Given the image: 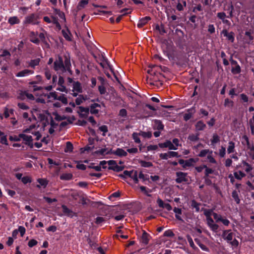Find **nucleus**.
<instances>
[{
    "instance_id": "obj_1",
    "label": "nucleus",
    "mask_w": 254,
    "mask_h": 254,
    "mask_svg": "<svg viewBox=\"0 0 254 254\" xmlns=\"http://www.w3.org/2000/svg\"><path fill=\"white\" fill-rule=\"evenodd\" d=\"M70 57L69 54L64 55L63 58L60 56L58 55L54 62L53 69L57 73H63L65 72V67L66 66L65 60H69Z\"/></svg>"
},
{
    "instance_id": "obj_2",
    "label": "nucleus",
    "mask_w": 254,
    "mask_h": 254,
    "mask_svg": "<svg viewBox=\"0 0 254 254\" xmlns=\"http://www.w3.org/2000/svg\"><path fill=\"white\" fill-rule=\"evenodd\" d=\"M201 211H204V215L206 216V223L208 227L213 232H217L219 228V226L218 224L214 223L213 219L211 217V215H212L213 213V209H207L202 208Z\"/></svg>"
},
{
    "instance_id": "obj_3",
    "label": "nucleus",
    "mask_w": 254,
    "mask_h": 254,
    "mask_svg": "<svg viewBox=\"0 0 254 254\" xmlns=\"http://www.w3.org/2000/svg\"><path fill=\"white\" fill-rule=\"evenodd\" d=\"M19 137L21 138V139H22V143L23 144H25L26 145H27L31 149L33 148V139L31 135H27L25 133H20Z\"/></svg>"
},
{
    "instance_id": "obj_4",
    "label": "nucleus",
    "mask_w": 254,
    "mask_h": 254,
    "mask_svg": "<svg viewBox=\"0 0 254 254\" xmlns=\"http://www.w3.org/2000/svg\"><path fill=\"white\" fill-rule=\"evenodd\" d=\"M176 179L175 182L178 184H181L182 183H188L189 179L188 173L183 172H177L176 173Z\"/></svg>"
},
{
    "instance_id": "obj_5",
    "label": "nucleus",
    "mask_w": 254,
    "mask_h": 254,
    "mask_svg": "<svg viewBox=\"0 0 254 254\" xmlns=\"http://www.w3.org/2000/svg\"><path fill=\"white\" fill-rule=\"evenodd\" d=\"M229 61L231 64H236L237 66L236 67H232L231 72L234 74H239L241 72V68L240 65L238 64V62L233 60V56H231Z\"/></svg>"
},
{
    "instance_id": "obj_6",
    "label": "nucleus",
    "mask_w": 254,
    "mask_h": 254,
    "mask_svg": "<svg viewBox=\"0 0 254 254\" xmlns=\"http://www.w3.org/2000/svg\"><path fill=\"white\" fill-rule=\"evenodd\" d=\"M37 17L36 14L34 13H32L25 17L24 20L23 21V23L24 24H32L33 25H36L38 24V22H36L35 21Z\"/></svg>"
},
{
    "instance_id": "obj_7",
    "label": "nucleus",
    "mask_w": 254,
    "mask_h": 254,
    "mask_svg": "<svg viewBox=\"0 0 254 254\" xmlns=\"http://www.w3.org/2000/svg\"><path fill=\"white\" fill-rule=\"evenodd\" d=\"M98 59L101 62L100 63H99L100 65L102 67H105L104 64L103 63H105L107 64V65L109 67L110 70L112 72H113V69L112 66L110 64V63H109L108 59L106 58V57L103 54H102L101 55H100Z\"/></svg>"
},
{
    "instance_id": "obj_8",
    "label": "nucleus",
    "mask_w": 254,
    "mask_h": 254,
    "mask_svg": "<svg viewBox=\"0 0 254 254\" xmlns=\"http://www.w3.org/2000/svg\"><path fill=\"white\" fill-rule=\"evenodd\" d=\"M221 34H223L224 36L226 37L227 39L231 43H233L234 42L235 33L231 31L230 32H228L227 30L224 29L222 31Z\"/></svg>"
},
{
    "instance_id": "obj_9",
    "label": "nucleus",
    "mask_w": 254,
    "mask_h": 254,
    "mask_svg": "<svg viewBox=\"0 0 254 254\" xmlns=\"http://www.w3.org/2000/svg\"><path fill=\"white\" fill-rule=\"evenodd\" d=\"M62 208L63 209V212L64 215L70 217L72 218L74 216H76V213L74 212L71 210L69 209L66 205L63 204L62 205Z\"/></svg>"
},
{
    "instance_id": "obj_10",
    "label": "nucleus",
    "mask_w": 254,
    "mask_h": 254,
    "mask_svg": "<svg viewBox=\"0 0 254 254\" xmlns=\"http://www.w3.org/2000/svg\"><path fill=\"white\" fill-rule=\"evenodd\" d=\"M198 160V158H190L188 160H186L185 164L183 165V167L184 168H186L187 167H192L194 165V164L196 163Z\"/></svg>"
},
{
    "instance_id": "obj_11",
    "label": "nucleus",
    "mask_w": 254,
    "mask_h": 254,
    "mask_svg": "<svg viewBox=\"0 0 254 254\" xmlns=\"http://www.w3.org/2000/svg\"><path fill=\"white\" fill-rule=\"evenodd\" d=\"M34 72V70H30L28 69H24L22 71H20L18 72H17L16 74V77H24L27 76L29 74H32Z\"/></svg>"
},
{
    "instance_id": "obj_12",
    "label": "nucleus",
    "mask_w": 254,
    "mask_h": 254,
    "mask_svg": "<svg viewBox=\"0 0 254 254\" xmlns=\"http://www.w3.org/2000/svg\"><path fill=\"white\" fill-rule=\"evenodd\" d=\"M38 33H35L34 31H31L30 33V41L33 43H34L36 45H39L40 43V40L36 37V36L37 35Z\"/></svg>"
},
{
    "instance_id": "obj_13",
    "label": "nucleus",
    "mask_w": 254,
    "mask_h": 254,
    "mask_svg": "<svg viewBox=\"0 0 254 254\" xmlns=\"http://www.w3.org/2000/svg\"><path fill=\"white\" fill-rule=\"evenodd\" d=\"M154 129H157L158 130H162L164 128V125L163 124L161 121L159 120H154Z\"/></svg>"
},
{
    "instance_id": "obj_14",
    "label": "nucleus",
    "mask_w": 254,
    "mask_h": 254,
    "mask_svg": "<svg viewBox=\"0 0 254 254\" xmlns=\"http://www.w3.org/2000/svg\"><path fill=\"white\" fill-rule=\"evenodd\" d=\"M252 33L253 31L251 29L245 33V35L246 37L245 38L246 42L249 44H252L254 40V37L252 35Z\"/></svg>"
},
{
    "instance_id": "obj_15",
    "label": "nucleus",
    "mask_w": 254,
    "mask_h": 254,
    "mask_svg": "<svg viewBox=\"0 0 254 254\" xmlns=\"http://www.w3.org/2000/svg\"><path fill=\"white\" fill-rule=\"evenodd\" d=\"M194 126L195 130L197 131L203 130L206 127V125L202 120L197 122Z\"/></svg>"
},
{
    "instance_id": "obj_16",
    "label": "nucleus",
    "mask_w": 254,
    "mask_h": 254,
    "mask_svg": "<svg viewBox=\"0 0 254 254\" xmlns=\"http://www.w3.org/2000/svg\"><path fill=\"white\" fill-rule=\"evenodd\" d=\"M150 20H151V18L149 16H145L141 18L137 25L138 28H142L144 25H145Z\"/></svg>"
},
{
    "instance_id": "obj_17",
    "label": "nucleus",
    "mask_w": 254,
    "mask_h": 254,
    "mask_svg": "<svg viewBox=\"0 0 254 254\" xmlns=\"http://www.w3.org/2000/svg\"><path fill=\"white\" fill-rule=\"evenodd\" d=\"M149 239L150 235L144 231L140 238V242L146 245L148 244Z\"/></svg>"
},
{
    "instance_id": "obj_18",
    "label": "nucleus",
    "mask_w": 254,
    "mask_h": 254,
    "mask_svg": "<svg viewBox=\"0 0 254 254\" xmlns=\"http://www.w3.org/2000/svg\"><path fill=\"white\" fill-rule=\"evenodd\" d=\"M37 182L39 184L37 185L36 187L39 189L41 188V186H42L44 188H45L48 184V181L46 179L42 178H39L37 179Z\"/></svg>"
},
{
    "instance_id": "obj_19",
    "label": "nucleus",
    "mask_w": 254,
    "mask_h": 254,
    "mask_svg": "<svg viewBox=\"0 0 254 254\" xmlns=\"http://www.w3.org/2000/svg\"><path fill=\"white\" fill-rule=\"evenodd\" d=\"M114 154L117 155L119 157H125L127 155V152L124 149L120 148H118L114 152Z\"/></svg>"
},
{
    "instance_id": "obj_20",
    "label": "nucleus",
    "mask_w": 254,
    "mask_h": 254,
    "mask_svg": "<svg viewBox=\"0 0 254 254\" xmlns=\"http://www.w3.org/2000/svg\"><path fill=\"white\" fill-rule=\"evenodd\" d=\"M8 22L11 25H13L14 24H19L20 22V21L17 16H14L10 17L8 18Z\"/></svg>"
},
{
    "instance_id": "obj_21",
    "label": "nucleus",
    "mask_w": 254,
    "mask_h": 254,
    "mask_svg": "<svg viewBox=\"0 0 254 254\" xmlns=\"http://www.w3.org/2000/svg\"><path fill=\"white\" fill-rule=\"evenodd\" d=\"M201 205V203L197 202L194 199H193L190 202V206L192 208H195V212H198L200 211L199 206Z\"/></svg>"
},
{
    "instance_id": "obj_22",
    "label": "nucleus",
    "mask_w": 254,
    "mask_h": 254,
    "mask_svg": "<svg viewBox=\"0 0 254 254\" xmlns=\"http://www.w3.org/2000/svg\"><path fill=\"white\" fill-rule=\"evenodd\" d=\"M194 241L196 243L197 245L199 246V247L204 251L208 252L209 249L204 244H203L201 240L198 238L194 239Z\"/></svg>"
},
{
    "instance_id": "obj_23",
    "label": "nucleus",
    "mask_w": 254,
    "mask_h": 254,
    "mask_svg": "<svg viewBox=\"0 0 254 254\" xmlns=\"http://www.w3.org/2000/svg\"><path fill=\"white\" fill-rule=\"evenodd\" d=\"M40 61L41 60L40 58L31 60L28 64L29 66L33 68H35L36 66L39 64Z\"/></svg>"
},
{
    "instance_id": "obj_24",
    "label": "nucleus",
    "mask_w": 254,
    "mask_h": 254,
    "mask_svg": "<svg viewBox=\"0 0 254 254\" xmlns=\"http://www.w3.org/2000/svg\"><path fill=\"white\" fill-rule=\"evenodd\" d=\"M73 91H75L78 93H81L82 92L81 84L79 81L74 82L73 83Z\"/></svg>"
},
{
    "instance_id": "obj_25",
    "label": "nucleus",
    "mask_w": 254,
    "mask_h": 254,
    "mask_svg": "<svg viewBox=\"0 0 254 254\" xmlns=\"http://www.w3.org/2000/svg\"><path fill=\"white\" fill-rule=\"evenodd\" d=\"M66 66L65 67V72L67 71L70 75L73 74V71L71 70V64L70 62V59L69 61L66 60Z\"/></svg>"
},
{
    "instance_id": "obj_26",
    "label": "nucleus",
    "mask_w": 254,
    "mask_h": 254,
    "mask_svg": "<svg viewBox=\"0 0 254 254\" xmlns=\"http://www.w3.org/2000/svg\"><path fill=\"white\" fill-rule=\"evenodd\" d=\"M72 178L73 175L71 173H64L60 176V179L62 180L69 181Z\"/></svg>"
},
{
    "instance_id": "obj_27",
    "label": "nucleus",
    "mask_w": 254,
    "mask_h": 254,
    "mask_svg": "<svg viewBox=\"0 0 254 254\" xmlns=\"http://www.w3.org/2000/svg\"><path fill=\"white\" fill-rule=\"evenodd\" d=\"M124 168H125L124 166H119L116 163V165L115 166H109L108 169L113 170L116 172H120L122 171L124 169Z\"/></svg>"
},
{
    "instance_id": "obj_28",
    "label": "nucleus",
    "mask_w": 254,
    "mask_h": 254,
    "mask_svg": "<svg viewBox=\"0 0 254 254\" xmlns=\"http://www.w3.org/2000/svg\"><path fill=\"white\" fill-rule=\"evenodd\" d=\"M232 196L237 204H240L241 200L239 198L238 192L237 190H234L232 191Z\"/></svg>"
},
{
    "instance_id": "obj_29",
    "label": "nucleus",
    "mask_w": 254,
    "mask_h": 254,
    "mask_svg": "<svg viewBox=\"0 0 254 254\" xmlns=\"http://www.w3.org/2000/svg\"><path fill=\"white\" fill-rule=\"evenodd\" d=\"M88 3V0H81L77 6V10H80L84 8Z\"/></svg>"
},
{
    "instance_id": "obj_30",
    "label": "nucleus",
    "mask_w": 254,
    "mask_h": 254,
    "mask_svg": "<svg viewBox=\"0 0 254 254\" xmlns=\"http://www.w3.org/2000/svg\"><path fill=\"white\" fill-rule=\"evenodd\" d=\"M235 178L239 180H242V179L246 176V174L242 171H239L238 172H235L234 173Z\"/></svg>"
},
{
    "instance_id": "obj_31",
    "label": "nucleus",
    "mask_w": 254,
    "mask_h": 254,
    "mask_svg": "<svg viewBox=\"0 0 254 254\" xmlns=\"http://www.w3.org/2000/svg\"><path fill=\"white\" fill-rule=\"evenodd\" d=\"M139 163L142 167L149 168L153 166L152 163L150 162H147L142 160L139 161Z\"/></svg>"
},
{
    "instance_id": "obj_32",
    "label": "nucleus",
    "mask_w": 254,
    "mask_h": 254,
    "mask_svg": "<svg viewBox=\"0 0 254 254\" xmlns=\"http://www.w3.org/2000/svg\"><path fill=\"white\" fill-rule=\"evenodd\" d=\"M73 147L72 144L69 142L67 141L66 143V147L64 149V152H72L73 151Z\"/></svg>"
},
{
    "instance_id": "obj_33",
    "label": "nucleus",
    "mask_w": 254,
    "mask_h": 254,
    "mask_svg": "<svg viewBox=\"0 0 254 254\" xmlns=\"http://www.w3.org/2000/svg\"><path fill=\"white\" fill-rule=\"evenodd\" d=\"M235 143L232 141L229 142V145L227 148L228 153H233L235 151Z\"/></svg>"
},
{
    "instance_id": "obj_34",
    "label": "nucleus",
    "mask_w": 254,
    "mask_h": 254,
    "mask_svg": "<svg viewBox=\"0 0 254 254\" xmlns=\"http://www.w3.org/2000/svg\"><path fill=\"white\" fill-rule=\"evenodd\" d=\"M130 178H131L134 182L135 183V184H137L138 183V173H137V171H136V170H132V172L131 174V176L130 177Z\"/></svg>"
},
{
    "instance_id": "obj_35",
    "label": "nucleus",
    "mask_w": 254,
    "mask_h": 254,
    "mask_svg": "<svg viewBox=\"0 0 254 254\" xmlns=\"http://www.w3.org/2000/svg\"><path fill=\"white\" fill-rule=\"evenodd\" d=\"M62 33L64 37L68 41H71V37L69 36L68 34H70V32L68 28H67V32L64 30H62Z\"/></svg>"
},
{
    "instance_id": "obj_36",
    "label": "nucleus",
    "mask_w": 254,
    "mask_h": 254,
    "mask_svg": "<svg viewBox=\"0 0 254 254\" xmlns=\"http://www.w3.org/2000/svg\"><path fill=\"white\" fill-rule=\"evenodd\" d=\"M220 141V137L218 134L214 133L213 134L212 138L211 139L212 145H214L216 143Z\"/></svg>"
},
{
    "instance_id": "obj_37",
    "label": "nucleus",
    "mask_w": 254,
    "mask_h": 254,
    "mask_svg": "<svg viewBox=\"0 0 254 254\" xmlns=\"http://www.w3.org/2000/svg\"><path fill=\"white\" fill-rule=\"evenodd\" d=\"M186 237H187V239L190 244V247L193 250L197 249V248L195 246L191 236L189 235H187Z\"/></svg>"
},
{
    "instance_id": "obj_38",
    "label": "nucleus",
    "mask_w": 254,
    "mask_h": 254,
    "mask_svg": "<svg viewBox=\"0 0 254 254\" xmlns=\"http://www.w3.org/2000/svg\"><path fill=\"white\" fill-rule=\"evenodd\" d=\"M166 148H168L170 150H177V147H176L172 142L169 140H167L166 141Z\"/></svg>"
},
{
    "instance_id": "obj_39",
    "label": "nucleus",
    "mask_w": 254,
    "mask_h": 254,
    "mask_svg": "<svg viewBox=\"0 0 254 254\" xmlns=\"http://www.w3.org/2000/svg\"><path fill=\"white\" fill-rule=\"evenodd\" d=\"M107 150H108V148H106V147L104 148H102L100 150L95 151L94 154H96V155H100L104 156L106 155H107L106 154V151H107Z\"/></svg>"
},
{
    "instance_id": "obj_40",
    "label": "nucleus",
    "mask_w": 254,
    "mask_h": 254,
    "mask_svg": "<svg viewBox=\"0 0 254 254\" xmlns=\"http://www.w3.org/2000/svg\"><path fill=\"white\" fill-rule=\"evenodd\" d=\"M139 135L142 136L144 138H150L152 137L151 131H140L139 133Z\"/></svg>"
},
{
    "instance_id": "obj_41",
    "label": "nucleus",
    "mask_w": 254,
    "mask_h": 254,
    "mask_svg": "<svg viewBox=\"0 0 254 254\" xmlns=\"http://www.w3.org/2000/svg\"><path fill=\"white\" fill-rule=\"evenodd\" d=\"M44 33H40L39 34V38L40 39L41 41L44 43L45 44V45H49V44H48L47 42L46 41V37H45V34H47V32L45 31V30H43Z\"/></svg>"
},
{
    "instance_id": "obj_42",
    "label": "nucleus",
    "mask_w": 254,
    "mask_h": 254,
    "mask_svg": "<svg viewBox=\"0 0 254 254\" xmlns=\"http://www.w3.org/2000/svg\"><path fill=\"white\" fill-rule=\"evenodd\" d=\"M239 97L240 98L241 102L243 103H247L249 101L248 96L244 93L241 94Z\"/></svg>"
},
{
    "instance_id": "obj_43",
    "label": "nucleus",
    "mask_w": 254,
    "mask_h": 254,
    "mask_svg": "<svg viewBox=\"0 0 254 254\" xmlns=\"http://www.w3.org/2000/svg\"><path fill=\"white\" fill-rule=\"evenodd\" d=\"M199 133L196 134H191L189 136L188 139L191 141H196L199 140Z\"/></svg>"
},
{
    "instance_id": "obj_44",
    "label": "nucleus",
    "mask_w": 254,
    "mask_h": 254,
    "mask_svg": "<svg viewBox=\"0 0 254 254\" xmlns=\"http://www.w3.org/2000/svg\"><path fill=\"white\" fill-rule=\"evenodd\" d=\"M234 105V102L232 100H230L229 98H226L224 100V106L227 107H232Z\"/></svg>"
},
{
    "instance_id": "obj_45",
    "label": "nucleus",
    "mask_w": 254,
    "mask_h": 254,
    "mask_svg": "<svg viewBox=\"0 0 254 254\" xmlns=\"http://www.w3.org/2000/svg\"><path fill=\"white\" fill-rule=\"evenodd\" d=\"M132 172V170L130 171H129L127 170H125L124 171L123 174H120L119 176L122 179H125L126 178L125 176H127L130 178Z\"/></svg>"
},
{
    "instance_id": "obj_46",
    "label": "nucleus",
    "mask_w": 254,
    "mask_h": 254,
    "mask_svg": "<svg viewBox=\"0 0 254 254\" xmlns=\"http://www.w3.org/2000/svg\"><path fill=\"white\" fill-rule=\"evenodd\" d=\"M57 100L61 101L64 105H66L68 103L67 99L64 94H61L58 96Z\"/></svg>"
},
{
    "instance_id": "obj_47",
    "label": "nucleus",
    "mask_w": 254,
    "mask_h": 254,
    "mask_svg": "<svg viewBox=\"0 0 254 254\" xmlns=\"http://www.w3.org/2000/svg\"><path fill=\"white\" fill-rule=\"evenodd\" d=\"M139 133L133 132L132 134V137L133 139L134 140V142L136 143H140L141 140L140 138L138 137Z\"/></svg>"
},
{
    "instance_id": "obj_48",
    "label": "nucleus",
    "mask_w": 254,
    "mask_h": 254,
    "mask_svg": "<svg viewBox=\"0 0 254 254\" xmlns=\"http://www.w3.org/2000/svg\"><path fill=\"white\" fill-rule=\"evenodd\" d=\"M175 236L174 233L172 231V230L169 229L164 232L163 234V236L172 238Z\"/></svg>"
},
{
    "instance_id": "obj_49",
    "label": "nucleus",
    "mask_w": 254,
    "mask_h": 254,
    "mask_svg": "<svg viewBox=\"0 0 254 254\" xmlns=\"http://www.w3.org/2000/svg\"><path fill=\"white\" fill-rule=\"evenodd\" d=\"M242 163L244 166H246L247 167L245 169L246 172L249 173L253 170V167H252V166L246 161H243Z\"/></svg>"
},
{
    "instance_id": "obj_50",
    "label": "nucleus",
    "mask_w": 254,
    "mask_h": 254,
    "mask_svg": "<svg viewBox=\"0 0 254 254\" xmlns=\"http://www.w3.org/2000/svg\"><path fill=\"white\" fill-rule=\"evenodd\" d=\"M138 178L142 179L143 181H148L149 179V176L148 175H144L142 172H140L138 174Z\"/></svg>"
},
{
    "instance_id": "obj_51",
    "label": "nucleus",
    "mask_w": 254,
    "mask_h": 254,
    "mask_svg": "<svg viewBox=\"0 0 254 254\" xmlns=\"http://www.w3.org/2000/svg\"><path fill=\"white\" fill-rule=\"evenodd\" d=\"M203 8L200 4H197L196 6L193 7L192 11L194 13H196L197 11H202Z\"/></svg>"
},
{
    "instance_id": "obj_52",
    "label": "nucleus",
    "mask_w": 254,
    "mask_h": 254,
    "mask_svg": "<svg viewBox=\"0 0 254 254\" xmlns=\"http://www.w3.org/2000/svg\"><path fill=\"white\" fill-rule=\"evenodd\" d=\"M99 129L103 132V136L106 135V133L108 132V127L106 125H103L99 127Z\"/></svg>"
},
{
    "instance_id": "obj_53",
    "label": "nucleus",
    "mask_w": 254,
    "mask_h": 254,
    "mask_svg": "<svg viewBox=\"0 0 254 254\" xmlns=\"http://www.w3.org/2000/svg\"><path fill=\"white\" fill-rule=\"evenodd\" d=\"M54 115H55V120L58 121H63L67 119V117L64 115L60 116L58 113H55Z\"/></svg>"
},
{
    "instance_id": "obj_54",
    "label": "nucleus",
    "mask_w": 254,
    "mask_h": 254,
    "mask_svg": "<svg viewBox=\"0 0 254 254\" xmlns=\"http://www.w3.org/2000/svg\"><path fill=\"white\" fill-rule=\"evenodd\" d=\"M212 215L213 216V218L215 220L216 222L217 223L220 222L222 218V217L221 215L218 214L215 212H213L212 213Z\"/></svg>"
},
{
    "instance_id": "obj_55",
    "label": "nucleus",
    "mask_w": 254,
    "mask_h": 254,
    "mask_svg": "<svg viewBox=\"0 0 254 254\" xmlns=\"http://www.w3.org/2000/svg\"><path fill=\"white\" fill-rule=\"evenodd\" d=\"M83 95H79L78 97L75 99V104L77 105H80L83 102Z\"/></svg>"
},
{
    "instance_id": "obj_56",
    "label": "nucleus",
    "mask_w": 254,
    "mask_h": 254,
    "mask_svg": "<svg viewBox=\"0 0 254 254\" xmlns=\"http://www.w3.org/2000/svg\"><path fill=\"white\" fill-rule=\"evenodd\" d=\"M9 140L11 141H20L21 140V138L19 137V134L18 136L17 135H10L9 137Z\"/></svg>"
},
{
    "instance_id": "obj_57",
    "label": "nucleus",
    "mask_w": 254,
    "mask_h": 254,
    "mask_svg": "<svg viewBox=\"0 0 254 254\" xmlns=\"http://www.w3.org/2000/svg\"><path fill=\"white\" fill-rule=\"evenodd\" d=\"M78 109L80 112L89 114V108L87 107H84L82 106H79Z\"/></svg>"
},
{
    "instance_id": "obj_58",
    "label": "nucleus",
    "mask_w": 254,
    "mask_h": 254,
    "mask_svg": "<svg viewBox=\"0 0 254 254\" xmlns=\"http://www.w3.org/2000/svg\"><path fill=\"white\" fill-rule=\"evenodd\" d=\"M192 115L193 114L192 112L186 113L184 116V120L186 122H187L192 118Z\"/></svg>"
},
{
    "instance_id": "obj_59",
    "label": "nucleus",
    "mask_w": 254,
    "mask_h": 254,
    "mask_svg": "<svg viewBox=\"0 0 254 254\" xmlns=\"http://www.w3.org/2000/svg\"><path fill=\"white\" fill-rule=\"evenodd\" d=\"M17 106L20 109L24 110H27L29 109V107L24 103H18Z\"/></svg>"
},
{
    "instance_id": "obj_60",
    "label": "nucleus",
    "mask_w": 254,
    "mask_h": 254,
    "mask_svg": "<svg viewBox=\"0 0 254 254\" xmlns=\"http://www.w3.org/2000/svg\"><path fill=\"white\" fill-rule=\"evenodd\" d=\"M209 149H203V150H202L198 154V156L199 157H205L206 154L207 153H208L209 152Z\"/></svg>"
},
{
    "instance_id": "obj_61",
    "label": "nucleus",
    "mask_w": 254,
    "mask_h": 254,
    "mask_svg": "<svg viewBox=\"0 0 254 254\" xmlns=\"http://www.w3.org/2000/svg\"><path fill=\"white\" fill-rule=\"evenodd\" d=\"M25 95V96L27 97V98L31 100H34L35 99L34 96L33 94L31 93H28L27 91H23L22 93V95Z\"/></svg>"
},
{
    "instance_id": "obj_62",
    "label": "nucleus",
    "mask_w": 254,
    "mask_h": 254,
    "mask_svg": "<svg viewBox=\"0 0 254 254\" xmlns=\"http://www.w3.org/2000/svg\"><path fill=\"white\" fill-rule=\"evenodd\" d=\"M119 115L123 118L127 117V111L125 109H122L119 111Z\"/></svg>"
},
{
    "instance_id": "obj_63",
    "label": "nucleus",
    "mask_w": 254,
    "mask_h": 254,
    "mask_svg": "<svg viewBox=\"0 0 254 254\" xmlns=\"http://www.w3.org/2000/svg\"><path fill=\"white\" fill-rule=\"evenodd\" d=\"M0 143L2 144L6 145H8V141H7L6 135H3L1 136V137L0 139Z\"/></svg>"
},
{
    "instance_id": "obj_64",
    "label": "nucleus",
    "mask_w": 254,
    "mask_h": 254,
    "mask_svg": "<svg viewBox=\"0 0 254 254\" xmlns=\"http://www.w3.org/2000/svg\"><path fill=\"white\" fill-rule=\"evenodd\" d=\"M38 243V242L35 239L30 240L28 243V246L30 248H32L33 247L36 246Z\"/></svg>"
}]
</instances>
